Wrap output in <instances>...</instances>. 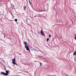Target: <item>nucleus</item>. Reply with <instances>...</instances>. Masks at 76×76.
<instances>
[{"label": "nucleus", "instance_id": "f257e3e1", "mask_svg": "<svg viewBox=\"0 0 76 76\" xmlns=\"http://www.w3.org/2000/svg\"><path fill=\"white\" fill-rule=\"evenodd\" d=\"M24 44L25 45V48L26 49V50L27 51H28L29 52H31L30 51V50H29V45L28 44H27L26 42H24Z\"/></svg>", "mask_w": 76, "mask_h": 76}, {"label": "nucleus", "instance_id": "f03ea898", "mask_svg": "<svg viewBox=\"0 0 76 76\" xmlns=\"http://www.w3.org/2000/svg\"><path fill=\"white\" fill-rule=\"evenodd\" d=\"M6 73H5L4 72H1V74L2 75H5V76H7V75H8V73H9V71H8V70L6 71L5 72Z\"/></svg>", "mask_w": 76, "mask_h": 76}, {"label": "nucleus", "instance_id": "7ed1b4c3", "mask_svg": "<svg viewBox=\"0 0 76 76\" xmlns=\"http://www.w3.org/2000/svg\"><path fill=\"white\" fill-rule=\"evenodd\" d=\"M12 63L14 65L16 64V65H18V64L16 63V60L15 59V58H14L13 59H12Z\"/></svg>", "mask_w": 76, "mask_h": 76}, {"label": "nucleus", "instance_id": "20e7f679", "mask_svg": "<svg viewBox=\"0 0 76 76\" xmlns=\"http://www.w3.org/2000/svg\"><path fill=\"white\" fill-rule=\"evenodd\" d=\"M40 34L42 36H43L44 37H45V34L44 33V31H42V30H41L40 31Z\"/></svg>", "mask_w": 76, "mask_h": 76}, {"label": "nucleus", "instance_id": "39448f33", "mask_svg": "<svg viewBox=\"0 0 76 76\" xmlns=\"http://www.w3.org/2000/svg\"><path fill=\"white\" fill-rule=\"evenodd\" d=\"M73 56H76V51H75L74 52V53H73Z\"/></svg>", "mask_w": 76, "mask_h": 76}, {"label": "nucleus", "instance_id": "423d86ee", "mask_svg": "<svg viewBox=\"0 0 76 76\" xmlns=\"http://www.w3.org/2000/svg\"><path fill=\"white\" fill-rule=\"evenodd\" d=\"M24 9L25 10H26V6H25Z\"/></svg>", "mask_w": 76, "mask_h": 76}, {"label": "nucleus", "instance_id": "0eeeda50", "mask_svg": "<svg viewBox=\"0 0 76 76\" xmlns=\"http://www.w3.org/2000/svg\"><path fill=\"white\" fill-rule=\"evenodd\" d=\"M15 22H17V21H18V19H15Z\"/></svg>", "mask_w": 76, "mask_h": 76}, {"label": "nucleus", "instance_id": "6e6552de", "mask_svg": "<svg viewBox=\"0 0 76 76\" xmlns=\"http://www.w3.org/2000/svg\"><path fill=\"white\" fill-rule=\"evenodd\" d=\"M40 66H42V63H40Z\"/></svg>", "mask_w": 76, "mask_h": 76}, {"label": "nucleus", "instance_id": "1a4fd4ad", "mask_svg": "<svg viewBox=\"0 0 76 76\" xmlns=\"http://www.w3.org/2000/svg\"><path fill=\"white\" fill-rule=\"evenodd\" d=\"M75 39L76 40V35H75Z\"/></svg>", "mask_w": 76, "mask_h": 76}, {"label": "nucleus", "instance_id": "9d476101", "mask_svg": "<svg viewBox=\"0 0 76 76\" xmlns=\"http://www.w3.org/2000/svg\"><path fill=\"white\" fill-rule=\"evenodd\" d=\"M48 40H49V38H48L47 39V42H48Z\"/></svg>", "mask_w": 76, "mask_h": 76}, {"label": "nucleus", "instance_id": "9b49d317", "mask_svg": "<svg viewBox=\"0 0 76 76\" xmlns=\"http://www.w3.org/2000/svg\"><path fill=\"white\" fill-rule=\"evenodd\" d=\"M29 2L30 4H31V2H30V1L29 0Z\"/></svg>", "mask_w": 76, "mask_h": 76}, {"label": "nucleus", "instance_id": "f8f14e48", "mask_svg": "<svg viewBox=\"0 0 76 76\" xmlns=\"http://www.w3.org/2000/svg\"><path fill=\"white\" fill-rule=\"evenodd\" d=\"M51 35H49V38H51Z\"/></svg>", "mask_w": 76, "mask_h": 76}, {"label": "nucleus", "instance_id": "ddd939ff", "mask_svg": "<svg viewBox=\"0 0 76 76\" xmlns=\"http://www.w3.org/2000/svg\"><path fill=\"white\" fill-rule=\"evenodd\" d=\"M17 24H18V22H17Z\"/></svg>", "mask_w": 76, "mask_h": 76}]
</instances>
